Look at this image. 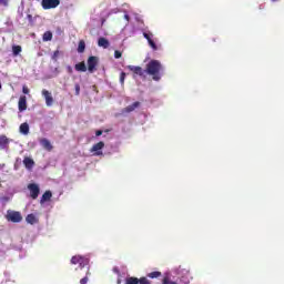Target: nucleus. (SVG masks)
<instances>
[{"label": "nucleus", "instance_id": "nucleus-1", "mask_svg": "<svg viewBox=\"0 0 284 284\" xmlns=\"http://www.w3.org/2000/svg\"><path fill=\"white\" fill-rule=\"evenodd\" d=\"M130 72H133V74H136L138 77H144V74H149V77H152L153 81H160L163 77V72L165 71V68L159 60H151L146 64V69L143 70L141 67H134V65H128L126 67Z\"/></svg>", "mask_w": 284, "mask_h": 284}, {"label": "nucleus", "instance_id": "nucleus-2", "mask_svg": "<svg viewBox=\"0 0 284 284\" xmlns=\"http://www.w3.org/2000/svg\"><path fill=\"white\" fill-rule=\"evenodd\" d=\"M71 264L72 265H79L81 268L90 265V258L81 255H74L71 258Z\"/></svg>", "mask_w": 284, "mask_h": 284}, {"label": "nucleus", "instance_id": "nucleus-3", "mask_svg": "<svg viewBox=\"0 0 284 284\" xmlns=\"http://www.w3.org/2000/svg\"><path fill=\"white\" fill-rule=\"evenodd\" d=\"M6 219H7V221H10L11 223H21V221H23V216L21 215V212H19V211H8Z\"/></svg>", "mask_w": 284, "mask_h": 284}, {"label": "nucleus", "instance_id": "nucleus-4", "mask_svg": "<svg viewBox=\"0 0 284 284\" xmlns=\"http://www.w3.org/2000/svg\"><path fill=\"white\" fill-rule=\"evenodd\" d=\"M87 65L90 74H93V72H97V65H99V58L94 55L89 57Z\"/></svg>", "mask_w": 284, "mask_h": 284}, {"label": "nucleus", "instance_id": "nucleus-5", "mask_svg": "<svg viewBox=\"0 0 284 284\" xmlns=\"http://www.w3.org/2000/svg\"><path fill=\"white\" fill-rule=\"evenodd\" d=\"M28 190L30 191V196L33 201H37L39 199V194L41 193V189L37 183H30L28 184Z\"/></svg>", "mask_w": 284, "mask_h": 284}, {"label": "nucleus", "instance_id": "nucleus-6", "mask_svg": "<svg viewBox=\"0 0 284 284\" xmlns=\"http://www.w3.org/2000/svg\"><path fill=\"white\" fill-rule=\"evenodd\" d=\"M61 0H42L41 6L43 10H52L54 8H58L60 6Z\"/></svg>", "mask_w": 284, "mask_h": 284}, {"label": "nucleus", "instance_id": "nucleus-7", "mask_svg": "<svg viewBox=\"0 0 284 284\" xmlns=\"http://www.w3.org/2000/svg\"><path fill=\"white\" fill-rule=\"evenodd\" d=\"M18 110L19 112H26L28 110V98L26 95H21L18 101Z\"/></svg>", "mask_w": 284, "mask_h": 284}, {"label": "nucleus", "instance_id": "nucleus-8", "mask_svg": "<svg viewBox=\"0 0 284 284\" xmlns=\"http://www.w3.org/2000/svg\"><path fill=\"white\" fill-rule=\"evenodd\" d=\"M104 148L105 143L103 141H100L91 148V152H95V156H101V154H103L101 150H103Z\"/></svg>", "mask_w": 284, "mask_h": 284}, {"label": "nucleus", "instance_id": "nucleus-9", "mask_svg": "<svg viewBox=\"0 0 284 284\" xmlns=\"http://www.w3.org/2000/svg\"><path fill=\"white\" fill-rule=\"evenodd\" d=\"M42 97L45 99V103L48 105V108H50L52 105V103H54V98H52V93H50V91L48 90H42Z\"/></svg>", "mask_w": 284, "mask_h": 284}, {"label": "nucleus", "instance_id": "nucleus-10", "mask_svg": "<svg viewBox=\"0 0 284 284\" xmlns=\"http://www.w3.org/2000/svg\"><path fill=\"white\" fill-rule=\"evenodd\" d=\"M139 105H141V102H133L122 110V114H130V112H134Z\"/></svg>", "mask_w": 284, "mask_h": 284}, {"label": "nucleus", "instance_id": "nucleus-11", "mask_svg": "<svg viewBox=\"0 0 284 284\" xmlns=\"http://www.w3.org/2000/svg\"><path fill=\"white\" fill-rule=\"evenodd\" d=\"M26 170H32V168H34V160L30 156H24L23 161H22Z\"/></svg>", "mask_w": 284, "mask_h": 284}, {"label": "nucleus", "instance_id": "nucleus-12", "mask_svg": "<svg viewBox=\"0 0 284 284\" xmlns=\"http://www.w3.org/2000/svg\"><path fill=\"white\" fill-rule=\"evenodd\" d=\"M10 145V139L6 135H0V150H8Z\"/></svg>", "mask_w": 284, "mask_h": 284}, {"label": "nucleus", "instance_id": "nucleus-13", "mask_svg": "<svg viewBox=\"0 0 284 284\" xmlns=\"http://www.w3.org/2000/svg\"><path fill=\"white\" fill-rule=\"evenodd\" d=\"M40 145H42V148L44 150H47L48 152H52V150H53L52 143H50V140H48L45 138L40 140Z\"/></svg>", "mask_w": 284, "mask_h": 284}, {"label": "nucleus", "instance_id": "nucleus-14", "mask_svg": "<svg viewBox=\"0 0 284 284\" xmlns=\"http://www.w3.org/2000/svg\"><path fill=\"white\" fill-rule=\"evenodd\" d=\"M98 45L100 48L108 49V48H110V41L108 39H105V38H99Z\"/></svg>", "mask_w": 284, "mask_h": 284}, {"label": "nucleus", "instance_id": "nucleus-15", "mask_svg": "<svg viewBox=\"0 0 284 284\" xmlns=\"http://www.w3.org/2000/svg\"><path fill=\"white\" fill-rule=\"evenodd\" d=\"M50 199H52V191H45L43 194H42V197L40 200V203L43 204L48 201H50Z\"/></svg>", "mask_w": 284, "mask_h": 284}, {"label": "nucleus", "instance_id": "nucleus-16", "mask_svg": "<svg viewBox=\"0 0 284 284\" xmlns=\"http://www.w3.org/2000/svg\"><path fill=\"white\" fill-rule=\"evenodd\" d=\"M26 221L30 225H34V224L39 223V220H37V216L34 214L27 215Z\"/></svg>", "mask_w": 284, "mask_h": 284}, {"label": "nucleus", "instance_id": "nucleus-17", "mask_svg": "<svg viewBox=\"0 0 284 284\" xmlns=\"http://www.w3.org/2000/svg\"><path fill=\"white\" fill-rule=\"evenodd\" d=\"M77 72H88V67L85 65V62H80L75 64Z\"/></svg>", "mask_w": 284, "mask_h": 284}, {"label": "nucleus", "instance_id": "nucleus-18", "mask_svg": "<svg viewBox=\"0 0 284 284\" xmlns=\"http://www.w3.org/2000/svg\"><path fill=\"white\" fill-rule=\"evenodd\" d=\"M20 132L21 134H30V125L24 122L20 125Z\"/></svg>", "mask_w": 284, "mask_h": 284}, {"label": "nucleus", "instance_id": "nucleus-19", "mask_svg": "<svg viewBox=\"0 0 284 284\" xmlns=\"http://www.w3.org/2000/svg\"><path fill=\"white\" fill-rule=\"evenodd\" d=\"M124 284H139V277H134V276L126 277Z\"/></svg>", "mask_w": 284, "mask_h": 284}, {"label": "nucleus", "instance_id": "nucleus-20", "mask_svg": "<svg viewBox=\"0 0 284 284\" xmlns=\"http://www.w3.org/2000/svg\"><path fill=\"white\" fill-rule=\"evenodd\" d=\"M146 276H148V278H159L162 276V273L159 271H153V272L149 273Z\"/></svg>", "mask_w": 284, "mask_h": 284}, {"label": "nucleus", "instance_id": "nucleus-21", "mask_svg": "<svg viewBox=\"0 0 284 284\" xmlns=\"http://www.w3.org/2000/svg\"><path fill=\"white\" fill-rule=\"evenodd\" d=\"M78 52L83 53L85 52V41L80 40L78 44Z\"/></svg>", "mask_w": 284, "mask_h": 284}, {"label": "nucleus", "instance_id": "nucleus-22", "mask_svg": "<svg viewBox=\"0 0 284 284\" xmlns=\"http://www.w3.org/2000/svg\"><path fill=\"white\" fill-rule=\"evenodd\" d=\"M12 52H13V57H19V54H21V45H13Z\"/></svg>", "mask_w": 284, "mask_h": 284}, {"label": "nucleus", "instance_id": "nucleus-23", "mask_svg": "<svg viewBox=\"0 0 284 284\" xmlns=\"http://www.w3.org/2000/svg\"><path fill=\"white\" fill-rule=\"evenodd\" d=\"M52 39V33L51 31H47L42 36V41H50Z\"/></svg>", "mask_w": 284, "mask_h": 284}, {"label": "nucleus", "instance_id": "nucleus-24", "mask_svg": "<svg viewBox=\"0 0 284 284\" xmlns=\"http://www.w3.org/2000/svg\"><path fill=\"white\" fill-rule=\"evenodd\" d=\"M92 273H90V270H88L87 275L80 280V284H88L89 277Z\"/></svg>", "mask_w": 284, "mask_h": 284}, {"label": "nucleus", "instance_id": "nucleus-25", "mask_svg": "<svg viewBox=\"0 0 284 284\" xmlns=\"http://www.w3.org/2000/svg\"><path fill=\"white\" fill-rule=\"evenodd\" d=\"M149 45H150V48H152V50H159V47H156V42H154V40H149Z\"/></svg>", "mask_w": 284, "mask_h": 284}, {"label": "nucleus", "instance_id": "nucleus-26", "mask_svg": "<svg viewBox=\"0 0 284 284\" xmlns=\"http://www.w3.org/2000/svg\"><path fill=\"white\" fill-rule=\"evenodd\" d=\"M139 284H152L148 277H140L139 278Z\"/></svg>", "mask_w": 284, "mask_h": 284}, {"label": "nucleus", "instance_id": "nucleus-27", "mask_svg": "<svg viewBox=\"0 0 284 284\" xmlns=\"http://www.w3.org/2000/svg\"><path fill=\"white\" fill-rule=\"evenodd\" d=\"M125 77H126L125 72L120 73V83H121V85H123L125 83Z\"/></svg>", "mask_w": 284, "mask_h": 284}, {"label": "nucleus", "instance_id": "nucleus-28", "mask_svg": "<svg viewBox=\"0 0 284 284\" xmlns=\"http://www.w3.org/2000/svg\"><path fill=\"white\" fill-rule=\"evenodd\" d=\"M74 88H75V97H79L81 94V85L77 83Z\"/></svg>", "mask_w": 284, "mask_h": 284}, {"label": "nucleus", "instance_id": "nucleus-29", "mask_svg": "<svg viewBox=\"0 0 284 284\" xmlns=\"http://www.w3.org/2000/svg\"><path fill=\"white\" fill-rule=\"evenodd\" d=\"M143 37H144V39H146V41L149 42V41H152L153 34H152V33L144 32V33H143Z\"/></svg>", "mask_w": 284, "mask_h": 284}, {"label": "nucleus", "instance_id": "nucleus-30", "mask_svg": "<svg viewBox=\"0 0 284 284\" xmlns=\"http://www.w3.org/2000/svg\"><path fill=\"white\" fill-rule=\"evenodd\" d=\"M121 57H123V53L121 51H119V50H115L114 51V58L115 59H121Z\"/></svg>", "mask_w": 284, "mask_h": 284}, {"label": "nucleus", "instance_id": "nucleus-31", "mask_svg": "<svg viewBox=\"0 0 284 284\" xmlns=\"http://www.w3.org/2000/svg\"><path fill=\"white\" fill-rule=\"evenodd\" d=\"M59 54H60L59 50H55V51L53 52V54H52V60H53V61H57V59H59Z\"/></svg>", "mask_w": 284, "mask_h": 284}, {"label": "nucleus", "instance_id": "nucleus-32", "mask_svg": "<svg viewBox=\"0 0 284 284\" xmlns=\"http://www.w3.org/2000/svg\"><path fill=\"white\" fill-rule=\"evenodd\" d=\"M22 92H23V94H30V89H28V87H23L22 88Z\"/></svg>", "mask_w": 284, "mask_h": 284}, {"label": "nucleus", "instance_id": "nucleus-33", "mask_svg": "<svg viewBox=\"0 0 284 284\" xmlns=\"http://www.w3.org/2000/svg\"><path fill=\"white\" fill-rule=\"evenodd\" d=\"M10 0H0V6L7 7Z\"/></svg>", "mask_w": 284, "mask_h": 284}, {"label": "nucleus", "instance_id": "nucleus-34", "mask_svg": "<svg viewBox=\"0 0 284 284\" xmlns=\"http://www.w3.org/2000/svg\"><path fill=\"white\" fill-rule=\"evenodd\" d=\"M101 134H103V131L101 130L95 131V136H101Z\"/></svg>", "mask_w": 284, "mask_h": 284}, {"label": "nucleus", "instance_id": "nucleus-35", "mask_svg": "<svg viewBox=\"0 0 284 284\" xmlns=\"http://www.w3.org/2000/svg\"><path fill=\"white\" fill-rule=\"evenodd\" d=\"M124 19H125L126 21H130V16L124 14Z\"/></svg>", "mask_w": 284, "mask_h": 284}, {"label": "nucleus", "instance_id": "nucleus-36", "mask_svg": "<svg viewBox=\"0 0 284 284\" xmlns=\"http://www.w3.org/2000/svg\"><path fill=\"white\" fill-rule=\"evenodd\" d=\"M115 274H120L119 268H114Z\"/></svg>", "mask_w": 284, "mask_h": 284}, {"label": "nucleus", "instance_id": "nucleus-37", "mask_svg": "<svg viewBox=\"0 0 284 284\" xmlns=\"http://www.w3.org/2000/svg\"><path fill=\"white\" fill-rule=\"evenodd\" d=\"M68 70H69L70 73H72V68L71 67H69Z\"/></svg>", "mask_w": 284, "mask_h": 284}, {"label": "nucleus", "instance_id": "nucleus-38", "mask_svg": "<svg viewBox=\"0 0 284 284\" xmlns=\"http://www.w3.org/2000/svg\"><path fill=\"white\" fill-rule=\"evenodd\" d=\"M116 284H121V280H118V281H116Z\"/></svg>", "mask_w": 284, "mask_h": 284}, {"label": "nucleus", "instance_id": "nucleus-39", "mask_svg": "<svg viewBox=\"0 0 284 284\" xmlns=\"http://www.w3.org/2000/svg\"><path fill=\"white\" fill-rule=\"evenodd\" d=\"M184 284H190V281H189V280H187V281H185V282H184Z\"/></svg>", "mask_w": 284, "mask_h": 284}, {"label": "nucleus", "instance_id": "nucleus-40", "mask_svg": "<svg viewBox=\"0 0 284 284\" xmlns=\"http://www.w3.org/2000/svg\"><path fill=\"white\" fill-rule=\"evenodd\" d=\"M271 1L276 2V1H278V0H271Z\"/></svg>", "mask_w": 284, "mask_h": 284}, {"label": "nucleus", "instance_id": "nucleus-41", "mask_svg": "<svg viewBox=\"0 0 284 284\" xmlns=\"http://www.w3.org/2000/svg\"><path fill=\"white\" fill-rule=\"evenodd\" d=\"M0 90H1V83H0Z\"/></svg>", "mask_w": 284, "mask_h": 284}]
</instances>
